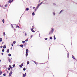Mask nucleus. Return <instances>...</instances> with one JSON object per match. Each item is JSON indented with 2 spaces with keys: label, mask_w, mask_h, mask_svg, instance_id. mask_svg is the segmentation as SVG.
I'll return each mask as SVG.
<instances>
[{
  "label": "nucleus",
  "mask_w": 77,
  "mask_h": 77,
  "mask_svg": "<svg viewBox=\"0 0 77 77\" xmlns=\"http://www.w3.org/2000/svg\"><path fill=\"white\" fill-rule=\"evenodd\" d=\"M8 61L9 62H11V59L9 58H8Z\"/></svg>",
  "instance_id": "ddd939ff"
},
{
  "label": "nucleus",
  "mask_w": 77,
  "mask_h": 77,
  "mask_svg": "<svg viewBox=\"0 0 77 77\" xmlns=\"http://www.w3.org/2000/svg\"><path fill=\"white\" fill-rule=\"evenodd\" d=\"M38 9V7H37L36 8L35 11H36L37 10V9Z\"/></svg>",
  "instance_id": "412c9836"
},
{
  "label": "nucleus",
  "mask_w": 77,
  "mask_h": 77,
  "mask_svg": "<svg viewBox=\"0 0 77 77\" xmlns=\"http://www.w3.org/2000/svg\"><path fill=\"white\" fill-rule=\"evenodd\" d=\"M8 72H9V71H7V72L8 73Z\"/></svg>",
  "instance_id": "4d7b16f0"
},
{
  "label": "nucleus",
  "mask_w": 77,
  "mask_h": 77,
  "mask_svg": "<svg viewBox=\"0 0 77 77\" xmlns=\"http://www.w3.org/2000/svg\"><path fill=\"white\" fill-rule=\"evenodd\" d=\"M54 31V29L53 28L52 30L51 31V32L49 33V35H51L52 33H53V32Z\"/></svg>",
  "instance_id": "f257e3e1"
},
{
  "label": "nucleus",
  "mask_w": 77,
  "mask_h": 77,
  "mask_svg": "<svg viewBox=\"0 0 77 77\" xmlns=\"http://www.w3.org/2000/svg\"><path fill=\"white\" fill-rule=\"evenodd\" d=\"M6 45H5L3 46V48H6Z\"/></svg>",
  "instance_id": "9b49d317"
},
{
  "label": "nucleus",
  "mask_w": 77,
  "mask_h": 77,
  "mask_svg": "<svg viewBox=\"0 0 77 77\" xmlns=\"http://www.w3.org/2000/svg\"><path fill=\"white\" fill-rule=\"evenodd\" d=\"M13 0H12L11 1V2H13Z\"/></svg>",
  "instance_id": "5fc2aeb1"
},
{
  "label": "nucleus",
  "mask_w": 77,
  "mask_h": 77,
  "mask_svg": "<svg viewBox=\"0 0 77 77\" xmlns=\"http://www.w3.org/2000/svg\"><path fill=\"white\" fill-rule=\"evenodd\" d=\"M0 62H1V60H0Z\"/></svg>",
  "instance_id": "680f3d73"
},
{
  "label": "nucleus",
  "mask_w": 77,
  "mask_h": 77,
  "mask_svg": "<svg viewBox=\"0 0 77 77\" xmlns=\"http://www.w3.org/2000/svg\"><path fill=\"white\" fill-rule=\"evenodd\" d=\"M11 46H14V44H11Z\"/></svg>",
  "instance_id": "3c124183"
},
{
  "label": "nucleus",
  "mask_w": 77,
  "mask_h": 77,
  "mask_svg": "<svg viewBox=\"0 0 77 77\" xmlns=\"http://www.w3.org/2000/svg\"><path fill=\"white\" fill-rule=\"evenodd\" d=\"M2 70L0 71V75H2Z\"/></svg>",
  "instance_id": "1a4fd4ad"
},
{
  "label": "nucleus",
  "mask_w": 77,
  "mask_h": 77,
  "mask_svg": "<svg viewBox=\"0 0 77 77\" xmlns=\"http://www.w3.org/2000/svg\"><path fill=\"white\" fill-rule=\"evenodd\" d=\"M40 5V4H39L38 5V6H37V8H39V6H40V5Z\"/></svg>",
  "instance_id": "2eb2a0df"
},
{
  "label": "nucleus",
  "mask_w": 77,
  "mask_h": 77,
  "mask_svg": "<svg viewBox=\"0 0 77 77\" xmlns=\"http://www.w3.org/2000/svg\"><path fill=\"white\" fill-rule=\"evenodd\" d=\"M31 31L32 32H35V31L33 30V28L31 29Z\"/></svg>",
  "instance_id": "0eeeda50"
},
{
  "label": "nucleus",
  "mask_w": 77,
  "mask_h": 77,
  "mask_svg": "<svg viewBox=\"0 0 77 77\" xmlns=\"http://www.w3.org/2000/svg\"><path fill=\"white\" fill-rule=\"evenodd\" d=\"M28 52H29V50H28V49H26V53H28Z\"/></svg>",
  "instance_id": "39448f33"
},
{
  "label": "nucleus",
  "mask_w": 77,
  "mask_h": 77,
  "mask_svg": "<svg viewBox=\"0 0 77 77\" xmlns=\"http://www.w3.org/2000/svg\"><path fill=\"white\" fill-rule=\"evenodd\" d=\"M11 49L12 50V47H11Z\"/></svg>",
  "instance_id": "864d4df0"
},
{
  "label": "nucleus",
  "mask_w": 77,
  "mask_h": 77,
  "mask_svg": "<svg viewBox=\"0 0 77 77\" xmlns=\"http://www.w3.org/2000/svg\"><path fill=\"white\" fill-rule=\"evenodd\" d=\"M54 40H56V37L55 36V35H54Z\"/></svg>",
  "instance_id": "f8f14e48"
},
{
  "label": "nucleus",
  "mask_w": 77,
  "mask_h": 77,
  "mask_svg": "<svg viewBox=\"0 0 77 77\" xmlns=\"http://www.w3.org/2000/svg\"><path fill=\"white\" fill-rule=\"evenodd\" d=\"M26 73H25L24 74H23V77H25L26 76Z\"/></svg>",
  "instance_id": "7ed1b4c3"
},
{
  "label": "nucleus",
  "mask_w": 77,
  "mask_h": 77,
  "mask_svg": "<svg viewBox=\"0 0 77 77\" xmlns=\"http://www.w3.org/2000/svg\"><path fill=\"white\" fill-rule=\"evenodd\" d=\"M2 47H3V46H1V47H0V48H2Z\"/></svg>",
  "instance_id": "6e6d98bb"
},
{
  "label": "nucleus",
  "mask_w": 77,
  "mask_h": 77,
  "mask_svg": "<svg viewBox=\"0 0 77 77\" xmlns=\"http://www.w3.org/2000/svg\"><path fill=\"white\" fill-rule=\"evenodd\" d=\"M6 73H4L3 74L4 76H6Z\"/></svg>",
  "instance_id": "a878e982"
},
{
  "label": "nucleus",
  "mask_w": 77,
  "mask_h": 77,
  "mask_svg": "<svg viewBox=\"0 0 77 77\" xmlns=\"http://www.w3.org/2000/svg\"><path fill=\"white\" fill-rule=\"evenodd\" d=\"M16 28H19V26H16Z\"/></svg>",
  "instance_id": "72a5a7b5"
},
{
  "label": "nucleus",
  "mask_w": 77,
  "mask_h": 77,
  "mask_svg": "<svg viewBox=\"0 0 77 77\" xmlns=\"http://www.w3.org/2000/svg\"><path fill=\"white\" fill-rule=\"evenodd\" d=\"M0 7H1V8L3 7V5L2 6L1 5H0Z\"/></svg>",
  "instance_id": "c85d7f7f"
},
{
  "label": "nucleus",
  "mask_w": 77,
  "mask_h": 77,
  "mask_svg": "<svg viewBox=\"0 0 77 77\" xmlns=\"http://www.w3.org/2000/svg\"><path fill=\"white\" fill-rule=\"evenodd\" d=\"M35 7H33V9H35Z\"/></svg>",
  "instance_id": "603ef678"
},
{
  "label": "nucleus",
  "mask_w": 77,
  "mask_h": 77,
  "mask_svg": "<svg viewBox=\"0 0 77 77\" xmlns=\"http://www.w3.org/2000/svg\"><path fill=\"white\" fill-rule=\"evenodd\" d=\"M27 64H29V62L27 61Z\"/></svg>",
  "instance_id": "79ce46f5"
},
{
  "label": "nucleus",
  "mask_w": 77,
  "mask_h": 77,
  "mask_svg": "<svg viewBox=\"0 0 77 77\" xmlns=\"http://www.w3.org/2000/svg\"><path fill=\"white\" fill-rule=\"evenodd\" d=\"M32 37H33V36L31 35L30 36V38H32Z\"/></svg>",
  "instance_id": "8fccbe9b"
},
{
  "label": "nucleus",
  "mask_w": 77,
  "mask_h": 77,
  "mask_svg": "<svg viewBox=\"0 0 77 77\" xmlns=\"http://www.w3.org/2000/svg\"><path fill=\"white\" fill-rule=\"evenodd\" d=\"M20 68H22V66H21V65H20Z\"/></svg>",
  "instance_id": "f704fd0d"
},
{
  "label": "nucleus",
  "mask_w": 77,
  "mask_h": 77,
  "mask_svg": "<svg viewBox=\"0 0 77 77\" xmlns=\"http://www.w3.org/2000/svg\"><path fill=\"white\" fill-rule=\"evenodd\" d=\"M67 57H68V58H69V54L67 53Z\"/></svg>",
  "instance_id": "423d86ee"
},
{
  "label": "nucleus",
  "mask_w": 77,
  "mask_h": 77,
  "mask_svg": "<svg viewBox=\"0 0 77 77\" xmlns=\"http://www.w3.org/2000/svg\"><path fill=\"white\" fill-rule=\"evenodd\" d=\"M63 10H61L60 11V14H61V13H62V12H63Z\"/></svg>",
  "instance_id": "6e6552de"
},
{
  "label": "nucleus",
  "mask_w": 77,
  "mask_h": 77,
  "mask_svg": "<svg viewBox=\"0 0 77 77\" xmlns=\"http://www.w3.org/2000/svg\"><path fill=\"white\" fill-rule=\"evenodd\" d=\"M11 0H9L8 1V3H10L11 2Z\"/></svg>",
  "instance_id": "c03bdc74"
},
{
  "label": "nucleus",
  "mask_w": 77,
  "mask_h": 77,
  "mask_svg": "<svg viewBox=\"0 0 77 77\" xmlns=\"http://www.w3.org/2000/svg\"><path fill=\"white\" fill-rule=\"evenodd\" d=\"M23 71H26V68H24L23 69Z\"/></svg>",
  "instance_id": "473e14b6"
},
{
  "label": "nucleus",
  "mask_w": 77,
  "mask_h": 77,
  "mask_svg": "<svg viewBox=\"0 0 77 77\" xmlns=\"http://www.w3.org/2000/svg\"><path fill=\"white\" fill-rule=\"evenodd\" d=\"M9 68H12V67L11 66V65L9 66Z\"/></svg>",
  "instance_id": "37998d69"
},
{
  "label": "nucleus",
  "mask_w": 77,
  "mask_h": 77,
  "mask_svg": "<svg viewBox=\"0 0 77 77\" xmlns=\"http://www.w3.org/2000/svg\"><path fill=\"white\" fill-rule=\"evenodd\" d=\"M2 52H4V51H5V49H3L2 50Z\"/></svg>",
  "instance_id": "393cba45"
},
{
  "label": "nucleus",
  "mask_w": 77,
  "mask_h": 77,
  "mask_svg": "<svg viewBox=\"0 0 77 77\" xmlns=\"http://www.w3.org/2000/svg\"><path fill=\"white\" fill-rule=\"evenodd\" d=\"M43 3V2H42L41 3H40V4H39L40 5H41V4H42V3Z\"/></svg>",
  "instance_id": "cd10ccee"
},
{
  "label": "nucleus",
  "mask_w": 77,
  "mask_h": 77,
  "mask_svg": "<svg viewBox=\"0 0 77 77\" xmlns=\"http://www.w3.org/2000/svg\"><path fill=\"white\" fill-rule=\"evenodd\" d=\"M53 15H55V13H54V12H53Z\"/></svg>",
  "instance_id": "09e8293b"
},
{
  "label": "nucleus",
  "mask_w": 77,
  "mask_h": 77,
  "mask_svg": "<svg viewBox=\"0 0 77 77\" xmlns=\"http://www.w3.org/2000/svg\"><path fill=\"white\" fill-rule=\"evenodd\" d=\"M15 64H13V67H15Z\"/></svg>",
  "instance_id": "2f4dec72"
},
{
  "label": "nucleus",
  "mask_w": 77,
  "mask_h": 77,
  "mask_svg": "<svg viewBox=\"0 0 77 77\" xmlns=\"http://www.w3.org/2000/svg\"><path fill=\"white\" fill-rule=\"evenodd\" d=\"M2 55H3V53H2Z\"/></svg>",
  "instance_id": "13d9d810"
},
{
  "label": "nucleus",
  "mask_w": 77,
  "mask_h": 77,
  "mask_svg": "<svg viewBox=\"0 0 77 77\" xmlns=\"http://www.w3.org/2000/svg\"><path fill=\"white\" fill-rule=\"evenodd\" d=\"M12 71H11L9 73V77H11V75H12Z\"/></svg>",
  "instance_id": "f03ea898"
},
{
  "label": "nucleus",
  "mask_w": 77,
  "mask_h": 77,
  "mask_svg": "<svg viewBox=\"0 0 77 77\" xmlns=\"http://www.w3.org/2000/svg\"><path fill=\"white\" fill-rule=\"evenodd\" d=\"M20 47H23V45H20Z\"/></svg>",
  "instance_id": "6ab92c4d"
},
{
  "label": "nucleus",
  "mask_w": 77,
  "mask_h": 77,
  "mask_svg": "<svg viewBox=\"0 0 77 77\" xmlns=\"http://www.w3.org/2000/svg\"><path fill=\"white\" fill-rule=\"evenodd\" d=\"M50 39H52L53 37H50Z\"/></svg>",
  "instance_id": "b1692460"
},
{
  "label": "nucleus",
  "mask_w": 77,
  "mask_h": 77,
  "mask_svg": "<svg viewBox=\"0 0 77 77\" xmlns=\"http://www.w3.org/2000/svg\"><path fill=\"white\" fill-rule=\"evenodd\" d=\"M15 43H16V42H15V41H14L13 42V44H15Z\"/></svg>",
  "instance_id": "a211bd4d"
},
{
  "label": "nucleus",
  "mask_w": 77,
  "mask_h": 77,
  "mask_svg": "<svg viewBox=\"0 0 77 77\" xmlns=\"http://www.w3.org/2000/svg\"><path fill=\"white\" fill-rule=\"evenodd\" d=\"M48 39V38H45V41H47V40Z\"/></svg>",
  "instance_id": "e433bc0d"
},
{
  "label": "nucleus",
  "mask_w": 77,
  "mask_h": 77,
  "mask_svg": "<svg viewBox=\"0 0 77 77\" xmlns=\"http://www.w3.org/2000/svg\"><path fill=\"white\" fill-rule=\"evenodd\" d=\"M7 53H9V50L8 49L7 51Z\"/></svg>",
  "instance_id": "9d476101"
},
{
  "label": "nucleus",
  "mask_w": 77,
  "mask_h": 77,
  "mask_svg": "<svg viewBox=\"0 0 77 77\" xmlns=\"http://www.w3.org/2000/svg\"><path fill=\"white\" fill-rule=\"evenodd\" d=\"M8 70H11V68H8Z\"/></svg>",
  "instance_id": "a19ab883"
},
{
  "label": "nucleus",
  "mask_w": 77,
  "mask_h": 77,
  "mask_svg": "<svg viewBox=\"0 0 77 77\" xmlns=\"http://www.w3.org/2000/svg\"><path fill=\"white\" fill-rule=\"evenodd\" d=\"M12 27V28H14V26H13L12 25H11Z\"/></svg>",
  "instance_id": "bf43d9fd"
},
{
  "label": "nucleus",
  "mask_w": 77,
  "mask_h": 77,
  "mask_svg": "<svg viewBox=\"0 0 77 77\" xmlns=\"http://www.w3.org/2000/svg\"><path fill=\"white\" fill-rule=\"evenodd\" d=\"M34 63H35V64H36V61H34Z\"/></svg>",
  "instance_id": "49530a36"
},
{
  "label": "nucleus",
  "mask_w": 77,
  "mask_h": 77,
  "mask_svg": "<svg viewBox=\"0 0 77 77\" xmlns=\"http://www.w3.org/2000/svg\"><path fill=\"white\" fill-rule=\"evenodd\" d=\"M12 69V67H11V69Z\"/></svg>",
  "instance_id": "052dcab7"
},
{
  "label": "nucleus",
  "mask_w": 77,
  "mask_h": 77,
  "mask_svg": "<svg viewBox=\"0 0 77 77\" xmlns=\"http://www.w3.org/2000/svg\"><path fill=\"white\" fill-rule=\"evenodd\" d=\"M40 5V4H39L38 5V6H37V8H39V6H40V5Z\"/></svg>",
  "instance_id": "dca6fc26"
},
{
  "label": "nucleus",
  "mask_w": 77,
  "mask_h": 77,
  "mask_svg": "<svg viewBox=\"0 0 77 77\" xmlns=\"http://www.w3.org/2000/svg\"><path fill=\"white\" fill-rule=\"evenodd\" d=\"M2 22H3V23H5V20L4 19H3V20H2Z\"/></svg>",
  "instance_id": "5701e85b"
},
{
  "label": "nucleus",
  "mask_w": 77,
  "mask_h": 77,
  "mask_svg": "<svg viewBox=\"0 0 77 77\" xmlns=\"http://www.w3.org/2000/svg\"><path fill=\"white\" fill-rule=\"evenodd\" d=\"M28 39H29V38H28L27 39H26V40H25L26 42H27V41H28Z\"/></svg>",
  "instance_id": "7c9ffc66"
},
{
  "label": "nucleus",
  "mask_w": 77,
  "mask_h": 77,
  "mask_svg": "<svg viewBox=\"0 0 77 77\" xmlns=\"http://www.w3.org/2000/svg\"><path fill=\"white\" fill-rule=\"evenodd\" d=\"M2 38H0V42H2Z\"/></svg>",
  "instance_id": "f3484780"
},
{
  "label": "nucleus",
  "mask_w": 77,
  "mask_h": 77,
  "mask_svg": "<svg viewBox=\"0 0 77 77\" xmlns=\"http://www.w3.org/2000/svg\"><path fill=\"white\" fill-rule=\"evenodd\" d=\"M40 5V4H39L38 5V6H37V8H39V6H40V5Z\"/></svg>",
  "instance_id": "4468645a"
},
{
  "label": "nucleus",
  "mask_w": 77,
  "mask_h": 77,
  "mask_svg": "<svg viewBox=\"0 0 77 77\" xmlns=\"http://www.w3.org/2000/svg\"><path fill=\"white\" fill-rule=\"evenodd\" d=\"M26 11H29V8H26Z\"/></svg>",
  "instance_id": "bb28decb"
},
{
  "label": "nucleus",
  "mask_w": 77,
  "mask_h": 77,
  "mask_svg": "<svg viewBox=\"0 0 77 77\" xmlns=\"http://www.w3.org/2000/svg\"><path fill=\"white\" fill-rule=\"evenodd\" d=\"M3 35H4V36H5V32H3Z\"/></svg>",
  "instance_id": "ea45409f"
},
{
  "label": "nucleus",
  "mask_w": 77,
  "mask_h": 77,
  "mask_svg": "<svg viewBox=\"0 0 77 77\" xmlns=\"http://www.w3.org/2000/svg\"><path fill=\"white\" fill-rule=\"evenodd\" d=\"M7 6H8V4H6L5 5V7H7Z\"/></svg>",
  "instance_id": "58836bf2"
},
{
  "label": "nucleus",
  "mask_w": 77,
  "mask_h": 77,
  "mask_svg": "<svg viewBox=\"0 0 77 77\" xmlns=\"http://www.w3.org/2000/svg\"><path fill=\"white\" fill-rule=\"evenodd\" d=\"M26 57H27V56H28V53H26Z\"/></svg>",
  "instance_id": "aec40b11"
},
{
  "label": "nucleus",
  "mask_w": 77,
  "mask_h": 77,
  "mask_svg": "<svg viewBox=\"0 0 77 77\" xmlns=\"http://www.w3.org/2000/svg\"><path fill=\"white\" fill-rule=\"evenodd\" d=\"M22 42H23V43H25V41H22Z\"/></svg>",
  "instance_id": "a18cd8bd"
},
{
  "label": "nucleus",
  "mask_w": 77,
  "mask_h": 77,
  "mask_svg": "<svg viewBox=\"0 0 77 77\" xmlns=\"http://www.w3.org/2000/svg\"><path fill=\"white\" fill-rule=\"evenodd\" d=\"M8 56H11V54H8Z\"/></svg>",
  "instance_id": "c756f323"
},
{
  "label": "nucleus",
  "mask_w": 77,
  "mask_h": 77,
  "mask_svg": "<svg viewBox=\"0 0 77 77\" xmlns=\"http://www.w3.org/2000/svg\"><path fill=\"white\" fill-rule=\"evenodd\" d=\"M21 65H22V66H23V65H24L23 64V63H22L21 64Z\"/></svg>",
  "instance_id": "de8ad7c7"
},
{
  "label": "nucleus",
  "mask_w": 77,
  "mask_h": 77,
  "mask_svg": "<svg viewBox=\"0 0 77 77\" xmlns=\"http://www.w3.org/2000/svg\"><path fill=\"white\" fill-rule=\"evenodd\" d=\"M32 15H35V13L34 12H33L32 14Z\"/></svg>",
  "instance_id": "4be33fe9"
},
{
  "label": "nucleus",
  "mask_w": 77,
  "mask_h": 77,
  "mask_svg": "<svg viewBox=\"0 0 77 77\" xmlns=\"http://www.w3.org/2000/svg\"><path fill=\"white\" fill-rule=\"evenodd\" d=\"M72 57L73 59H75V60H76V59H75V58H74V56L73 55H72Z\"/></svg>",
  "instance_id": "20e7f679"
},
{
  "label": "nucleus",
  "mask_w": 77,
  "mask_h": 77,
  "mask_svg": "<svg viewBox=\"0 0 77 77\" xmlns=\"http://www.w3.org/2000/svg\"><path fill=\"white\" fill-rule=\"evenodd\" d=\"M37 33H39V31H37V32L36 33V34H37Z\"/></svg>",
  "instance_id": "4c0bfd02"
},
{
  "label": "nucleus",
  "mask_w": 77,
  "mask_h": 77,
  "mask_svg": "<svg viewBox=\"0 0 77 77\" xmlns=\"http://www.w3.org/2000/svg\"><path fill=\"white\" fill-rule=\"evenodd\" d=\"M25 36H27V33H25Z\"/></svg>",
  "instance_id": "c9c22d12"
}]
</instances>
